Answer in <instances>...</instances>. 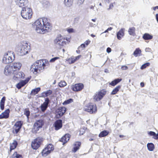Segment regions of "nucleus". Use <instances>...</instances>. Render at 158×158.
<instances>
[{
  "mask_svg": "<svg viewBox=\"0 0 158 158\" xmlns=\"http://www.w3.org/2000/svg\"><path fill=\"white\" fill-rule=\"evenodd\" d=\"M81 145V143L80 142H75L74 144V147L73 148V150L74 152H76L79 149Z\"/></svg>",
  "mask_w": 158,
  "mask_h": 158,
  "instance_id": "393cba45",
  "label": "nucleus"
},
{
  "mask_svg": "<svg viewBox=\"0 0 158 158\" xmlns=\"http://www.w3.org/2000/svg\"><path fill=\"white\" fill-rule=\"evenodd\" d=\"M59 59V57H56L53 58L51 59L49 61L50 62H53L55 61L56 60H58Z\"/></svg>",
  "mask_w": 158,
  "mask_h": 158,
  "instance_id": "49530a36",
  "label": "nucleus"
},
{
  "mask_svg": "<svg viewBox=\"0 0 158 158\" xmlns=\"http://www.w3.org/2000/svg\"><path fill=\"white\" fill-rule=\"evenodd\" d=\"M73 102V100L72 99H69L68 100L65 101L63 103L64 105H66L72 102Z\"/></svg>",
  "mask_w": 158,
  "mask_h": 158,
  "instance_id": "a19ab883",
  "label": "nucleus"
},
{
  "mask_svg": "<svg viewBox=\"0 0 158 158\" xmlns=\"http://www.w3.org/2000/svg\"><path fill=\"white\" fill-rule=\"evenodd\" d=\"M49 101V100L48 98H46L45 99V102L41 106V110L42 111H44L47 109Z\"/></svg>",
  "mask_w": 158,
  "mask_h": 158,
  "instance_id": "f3484780",
  "label": "nucleus"
},
{
  "mask_svg": "<svg viewBox=\"0 0 158 158\" xmlns=\"http://www.w3.org/2000/svg\"><path fill=\"white\" fill-rule=\"evenodd\" d=\"M150 63H146L143 64L141 67L140 69H143L147 67L149 65Z\"/></svg>",
  "mask_w": 158,
  "mask_h": 158,
  "instance_id": "37998d69",
  "label": "nucleus"
},
{
  "mask_svg": "<svg viewBox=\"0 0 158 158\" xmlns=\"http://www.w3.org/2000/svg\"><path fill=\"white\" fill-rule=\"evenodd\" d=\"M23 122L21 121L16 122L13 126L14 130L13 132L14 133L17 134L23 125Z\"/></svg>",
  "mask_w": 158,
  "mask_h": 158,
  "instance_id": "f8f14e48",
  "label": "nucleus"
},
{
  "mask_svg": "<svg viewBox=\"0 0 158 158\" xmlns=\"http://www.w3.org/2000/svg\"><path fill=\"white\" fill-rule=\"evenodd\" d=\"M96 26L95 24H94L91 23H90L89 24V26L90 27H94Z\"/></svg>",
  "mask_w": 158,
  "mask_h": 158,
  "instance_id": "052dcab7",
  "label": "nucleus"
},
{
  "mask_svg": "<svg viewBox=\"0 0 158 158\" xmlns=\"http://www.w3.org/2000/svg\"><path fill=\"white\" fill-rule=\"evenodd\" d=\"M30 79V77H28L25 80H22L17 84L16 85L17 88L19 89H20L22 87L26 84Z\"/></svg>",
  "mask_w": 158,
  "mask_h": 158,
  "instance_id": "2eb2a0df",
  "label": "nucleus"
},
{
  "mask_svg": "<svg viewBox=\"0 0 158 158\" xmlns=\"http://www.w3.org/2000/svg\"><path fill=\"white\" fill-rule=\"evenodd\" d=\"M48 64V63H46V60H38L31 65L30 70L34 74H36L37 73H40L41 71H43L46 64Z\"/></svg>",
  "mask_w": 158,
  "mask_h": 158,
  "instance_id": "f03ea898",
  "label": "nucleus"
},
{
  "mask_svg": "<svg viewBox=\"0 0 158 158\" xmlns=\"http://www.w3.org/2000/svg\"><path fill=\"white\" fill-rule=\"evenodd\" d=\"M94 8H95L94 6H90V8L91 9H92V10H94Z\"/></svg>",
  "mask_w": 158,
  "mask_h": 158,
  "instance_id": "680f3d73",
  "label": "nucleus"
},
{
  "mask_svg": "<svg viewBox=\"0 0 158 158\" xmlns=\"http://www.w3.org/2000/svg\"><path fill=\"white\" fill-rule=\"evenodd\" d=\"M42 141V138L39 137L35 139L32 142L31 147L34 149H37L40 146Z\"/></svg>",
  "mask_w": 158,
  "mask_h": 158,
  "instance_id": "9d476101",
  "label": "nucleus"
},
{
  "mask_svg": "<svg viewBox=\"0 0 158 158\" xmlns=\"http://www.w3.org/2000/svg\"><path fill=\"white\" fill-rule=\"evenodd\" d=\"M148 150L150 151H153L155 148L154 144L152 143H148L147 145Z\"/></svg>",
  "mask_w": 158,
  "mask_h": 158,
  "instance_id": "a878e982",
  "label": "nucleus"
},
{
  "mask_svg": "<svg viewBox=\"0 0 158 158\" xmlns=\"http://www.w3.org/2000/svg\"><path fill=\"white\" fill-rule=\"evenodd\" d=\"M66 108L64 107H60L56 110V115L57 118H60L65 113Z\"/></svg>",
  "mask_w": 158,
  "mask_h": 158,
  "instance_id": "9b49d317",
  "label": "nucleus"
},
{
  "mask_svg": "<svg viewBox=\"0 0 158 158\" xmlns=\"http://www.w3.org/2000/svg\"><path fill=\"white\" fill-rule=\"evenodd\" d=\"M148 134L150 136H153L154 137L155 135H156V133L153 131H150L148 132Z\"/></svg>",
  "mask_w": 158,
  "mask_h": 158,
  "instance_id": "de8ad7c7",
  "label": "nucleus"
},
{
  "mask_svg": "<svg viewBox=\"0 0 158 158\" xmlns=\"http://www.w3.org/2000/svg\"><path fill=\"white\" fill-rule=\"evenodd\" d=\"M18 52L20 56L24 55L28 53L29 48L26 42H23L18 45Z\"/></svg>",
  "mask_w": 158,
  "mask_h": 158,
  "instance_id": "39448f33",
  "label": "nucleus"
},
{
  "mask_svg": "<svg viewBox=\"0 0 158 158\" xmlns=\"http://www.w3.org/2000/svg\"><path fill=\"white\" fill-rule=\"evenodd\" d=\"M85 0H77V4L79 6H80L82 4Z\"/></svg>",
  "mask_w": 158,
  "mask_h": 158,
  "instance_id": "c03bdc74",
  "label": "nucleus"
},
{
  "mask_svg": "<svg viewBox=\"0 0 158 158\" xmlns=\"http://www.w3.org/2000/svg\"><path fill=\"white\" fill-rule=\"evenodd\" d=\"M112 27H110L108 28L107 29V30H108V31H110L111 30H112Z\"/></svg>",
  "mask_w": 158,
  "mask_h": 158,
  "instance_id": "774afa93",
  "label": "nucleus"
},
{
  "mask_svg": "<svg viewBox=\"0 0 158 158\" xmlns=\"http://www.w3.org/2000/svg\"><path fill=\"white\" fill-rule=\"evenodd\" d=\"M68 61L70 64L73 63L76 61L74 56H72L71 58H69Z\"/></svg>",
  "mask_w": 158,
  "mask_h": 158,
  "instance_id": "ea45409f",
  "label": "nucleus"
},
{
  "mask_svg": "<svg viewBox=\"0 0 158 158\" xmlns=\"http://www.w3.org/2000/svg\"><path fill=\"white\" fill-rule=\"evenodd\" d=\"M106 91L105 89H102L97 92L94 96V99L95 101H98L101 100L106 94Z\"/></svg>",
  "mask_w": 158,
  "mask_h": 158,
  "instance_id": "0eeeda50",
  "label": "nucleus"
},
{
  "mask_svg": "<svg viewBox=\"0 0 158 158\" xmlns=\"http://www.w3.org/2000/svg\"><path fill=\"white\" fill-rule=\"evenodd\" d=\"M152 9L153 10H155L156 9H158V6H157L155 7H153Z\"/></svg>",
  "mask_w": 158,
  "mask_h": 158,
  "instance_id": "e2e57ef3",
  "label": "nucleus"
},
{
  "mask_svg": "<svg viewBox=\"0 0 158 158\" xmlns=\"http://www.w3.org/2000/svg\"><path fill=\"white\" fill-rule=\"evenodd\" d=\"M109 132L106 130H104L102 131L99 134V136L100 137L105 136L108 135Z\"/></svg>",
  "mask_w": 158,
  "mask_h": 158,
  "instance_id": "f704fd0d",
  "label": "nucleus"
},
{
  "mask_svg": "<svg viewBox=\"0 0 158 158\" xmlns=\"http://www.w3.org/2000/svg\"><path fill=\"white\" fill-rule=\"evenodd\" d=\"M152 37V35L147 33H145L143 36V38L145 40H151Z\"/></svg>",
  "mask_w": 158,
  "mask_h": 158,
  "instance_id": "7c9ffc66",
  "label": "nucleus"
},
{
  "mask_svg": "<svg viewBox=\"0 0 158 158\" xmlns=\"http://www.w3.org/2000/svg\"><path fill=\"white\" fill-rule=\"evenodd\" d=\"M114 3V2L113 3H110V5L109 6V7L108 8H107V10H110L112 9V8H113V7L114 6H113Z\"/></svg>",
  "mask_w": 158,
  "mask_h": 158,
  "instance_id": "8fccbe9b",
  "label": "nucleus"
},
{
  "mask_svg": "<svg viewBox=\"0 0 158 158\" xmlns=\"http://www.w3.org/2000/svg\"><path fill=\"white\" fill-rule=\"evenodd\" d=\"M141 52V50L139 48H136L134 52L133 55L137 57L139 55H140Z\"/></svg>",
  "mask_w": 158,
  "mask_h": 158,
  "instance_id": "72a5a7b5",
  "label": "nucleus"
},
{
  "mask_svg": "<svg viewBox=\"0 0 158 158\" xmlns=\"http://www.w3.org/2000/svg\"><path fill=\"white\" fill-rule=\"evenodd\" d=\"M111 51V49L110 48L108 47L107 48L106 52L108 53H110Z\"/></svg>",
  "mask_w": 158,
  "mask_h": 158,
  "instance_id": "13d9d810",
  "label": "nucleus"
},
{
  "mask_svg": "<svg viewBox=\"0 0 158 158\" xmlns=\"http://www.w3.org/2000/svg\"><path fill=\"white\" fill-rule=\"evenodd\" d=\"M81 55H78L77 56L74 57L75 61L77 60H78L81 57Z\"/></svg>",
  "mask_w": 158,
  "mask_h": 158,
  "instance_id": "864d4df0",
  "label": "nucleus"
},
{
  "mask_svg": "<svg viewBox=\"0 0 158 158\" xmlns=\"http://www.w3.org/2000/svg\"><path fill=\"white\" fill-rule=\"evenodd\" d=\"M67 31L69 33H72L73 32V29L72 28H69L68 29Z\"/></svg>",
  "mask_w": 158,
  "mask_h": 158,
  "instance_id": "6e6d98bb",
  "label": "nucleus"
},
{
  "mask_svg": "<svg viewBox=\"0 0 158 158\" xmlns=\"http://www.w3.org/2000/svg\"><path fill=\"white\" fill-rule=\"evenodd\" d=\"M15 56L13 52L8 51L4 54L2 58V62L5 64L11 63L14 60Z\"/></svg>",
  "mask_w": 158,
  "mask_h": 158,
  "instance_id": "20e7f679",
  "label": "nucleus"
},
{
  "mask_svg": "<svg viewBox=\"0 0 158 158\" xmlns=\"http://www.w3.org/2000/svg\"><path fill=\"white\" fill-rule=\"evenodd\" d=\"M17 143L16 141H14L12 143H10V151L15 149L17 147Z\"/></svg>",
  "mask_w": 158,
  "mask_h": 158,
  "instance_id": "c756f323",
  "label": "nucleus"
},
{
  "mask_svg": "<svg viewBox=\"0 0 158 158\" xmlns=\"http://www.w3.org/2000/svg\"><path fill=\"white\" fill-rule=\"evenodd\" d=\"M51 152L49 151L48 149V148L47 146L44 148L42 152V155L44 156H46L48 154L50 153Z\"/></svg>",
  "mask_w": 158,
  "mask_h": 158,
  "instance_id": "cd10ccee",
  "label": "nucleus"
},
{
  "mask_svg": "<svg viewBox=\"0 0 158 158\" xmlns=\"http://www.w3.org/2000/svg\"><path fill=\"white\" fill-rule=\"evenodd\" d=\"M128 69V67L127 66L123 65L121 67V69L122 70H126Z\"/></svg>",
  "mask_w": 158,
  "mask_h": 158,
  "instance_id": "603ef678",
  "label": "nucleus"
},
{
  "mask_svg": "<svg viewBox=\"0 0 158 158\" xmlns=\"http://www.w3.org/2000/svg\"><path fill=\"white\" fill-rule=\"evenodd\" d=\"M40 90V87L31 90L30 94L31 95H35L37 94Z\"/></svg>",
  "mask_w": 158,
  "mask_h": 158,
  "instance_id": "2f4dec72",
  "label": "nucleus"
},
{
  "mask_svg": "<svg viewBox=\"0 0 158 158\" xmlns=\"http://www.w3.org/2000/svg\"><path fill=\"white\" fill-rule=\"evenodd\" d=\"M48 150H49L50 152L54 150L53 146L51 144H49L47 146Z\"/></svg>",
  "mask_w": 158,
  "mask_h": 158,
  "instance_id": "79ce46f5",
  "label": "nucleus"
},
{
  "mask_svg": "<svg viewBox=\"0 0 158 158\" xmlns=\"http://www.w3.org/2000/svg\"><path fill=\"white\" fill-rule=\"evenodd\" d=\"M122 80L121 78H118L115 79L114 81H112L110 83V85H111L114 86L116 85L118 83L121 81Z\"/></svg>",
  "mask_w": 158,
  "mask_h": 158,
  "instance_id": "bb28decb",
  "label": "nucleus"
},
{
  "mask_svg": "<svg viewBox=\"0 0 158 158\" xmlns=\"http://www.w3.org/2000/svg\"><path fill=\"white\" fill-rule=\"evenodd\" d=\"M70 139V135L69 134H66L64 136L62 137L60 141L63 143V144L66 143Z\"/></svg>",
  "mask_w": 158,
  "mask_h": 158,
  "instance_id": "412c9836",
  "label": "nucleus"
},
{
  "mask_svg": "<svg viewBox=\"0 0 158 158\" xmlns=\"http://www.w3.org/2000/svg\"><path fill=\"white\" fill-rule=\"evenodd\" d=\"M21 16L24 19H29L32 16V10L31 9L28 7H23L21 11Z\"/></svg>",
  "mask_w": 158,
  "mask_h": 158,
  "instance_id": "423d86ee",
  "label": "nucleus"
},
{
  "mask_svg": "<svg viewBox=\"0 0 158 158\" xmlns=\"http://www.w3.org/2000/svg\"><path fill=\"white\" fill-rule=\"evenodd\" d=\"M67 85V83L64 81H61L59 83V86L60 87H63Z\"/></svg>",
  "mask_w": 158,
  "mask_h": 158,
  "instance_id": "58836bf2",
  "label": "nucleus"
},
{
  "mask_svg": "<svg viewBox=\"0 0 158 158\" xmlns=\"http://www.w3.org/2000/svg\"><path fill=\"white\" fill-rule=\"evenodd\" d=\"M11 158H22V157L21 155L18 154L17 152H15L12 155Z\"/></svg>",
  "mask_w": 158,
  "mask_h": 158,
  "instance_id": "4c0bfd02",
  "label": "nucleus"
},
{
  "mask_svg": "<svg viewBox=\"0 0 158 158\" xmlns=\"http://www.w3.org/2000/svg\"><path fill=\"white\" fill-rule=\"evenodd\" d=\"M156 19L157 22L158 23V14H156Z\"/></svg>",
  "mask_w": 158,
  "mask_h": 158,
  "instance_id": "69168bd1",
  "label": "nucleus"
},
{
  "mask_svg": "<svg viewBox=\"0 0 158 158\" xmlns=\"http://www.w3.org/2000/svg\"><path fill=\"white\" fill-rule=\"evenodd\" d=\"M124 29H122L117 33V37L118 40H120L124 35Z\"/></svg>",
  "mask_w": 158,
  "mask_h": 158,
  "instance_id": "4be33fe9",
  "label": "nucleus"
},
{
  "mask_svg": "<svg viewBox=\"0 0 158 158\" xmlns=\"http://www.w3.org/2000/svg\"><path fill=\"white\" fill-rule=\"evenodd\" d=\"M90 41L89 40L86 41L84 44H85L86 46H87L90 43Z\"/></svg>",
  "mask_w": 158,
  "mask_h": 158,
  "instance_id": "bf43d9fd",
  "label": "nucleus"
},
{
  "mask_svg": "<svg viewBox=\"0 0 158 158\" xmlns=\"http://www.w3.org/2000/svg\"><path fill=\"white\" fill-rule=\"evenodd\" d=\"M73 0H64V4L65 6L70 7L73 5Z\"/></svg>",
  "mask_w": 158,
  "mask_h": 158,
  "instance_id": "b1692460",
  "label": "nucleus"
},
{
  "mask_svg": "<svg viewBox=\"0 0 158 158\" xmlns=\"http://www.w3.org/2000/svg\"><path fill=\"white\" fill-rule=\"evenodd\" d=\"M121 87V85H118L112 91L111 94L112 95L115 94L117 93Z\"/></svg>",
  "mask_w": 158,
  "mask_h": 158,
  "instance_id": "c9c22d12",
  "label": "nucleus"
},
{
  "mask_svg": "<svg viewBox=\"0 0 158 158\" xmlns=\"http://www.w3.org/2000/svg\"><path fill=\"white\" fill-rule=\"evenodd\" d=\"M54 126L56 130L60 129L62 126V120L61 119L57 120L54 123Z\"/></svg>",
  "mask_w": 158,
  "mask_h": 158,
  "instance_id": "a211bd4d",
  "label": "nucleus"
},
{
  "mask_svg": "<svg viewBox=\"0 0 158 158\" xmlns=\"http://www.w3.org/2000/svg\"><path fill=\"white\" fill-rule=\"evenodd\" d=\"M145 51L146 52H151L152 50L149 48H147L145 49Z\"/></svg>",
  "mask_w": 158,
  "mask_h": 158,
  "instance_id": "5fc2aeb1",
  "label": "nucleus"
},
{
  "mask_svg": "<svg viewBox=\"0 0 158 158\" xmlns=\"http://www.w3.org/2000/svg\"><path fill=\"white\" fill-rule=\"evenodd\" d=\"M22 66V64L19 62H14L11 66L14 71L19 69Z\"/></svg>",
  "mask_w": 158,
  "mask_h": 158,
  "instance_id": "aec40b11",
  "label": "nucleus"
},
{
  "mask_svg": "<svg viewBox=\"0 0 158 158\" xmlns=\"http://www.w3.org/2000/svg\"><path fill=\"white\" fill-rule=\"evenodd\" d=\"M105 2L109 3L111 2V0H104Z\"/></svg>",
  "mask_w": 158,
  "mask_h": 158,
  "instance_id": "0e129e2a",
  "label": "nucleus"
},
{
  "mask_svg": "<svg viewBox=\"0 0 158 158\" xmlns=\"http://www.w3.org/2000/svg\"><path fill=\"white\" fill-rule=\"evenodd\" d=\"M140 85H141V87H144V83H143V82H141L140 83Z\"/></svg>",
  "mask_w": 158,
  "mask_h": 158,
  "instance_id": "338daca9",
  "label": "nucleus"
},
{
  "mask_svg": "<svg viewBox=\"0 0 158 158\" xmlns=\"http://www.w3.org/2000/svg\"><path fill=\"white\" fill-rule=\"evenodd\" d=\"M135 28L134 27L129 28L128 30L129 34L130 35L135 36Z\"/></svg>",
  "mask_w": 158,
  "mask_h": 158,
  "instance_id": "c85d7f7f",
  "label": "nucleus"
},
{
  "mask_svg": "<svg viewBox=\"0 0 158 158\" xmlns=\"http://www.w3.org/2000/svg\"><path fill=\"white\" fill-rule=\"evenodd\" d=\"M68 43L67 39H65L61 35H59L54 40V44L58 48H61Z\"/></svg>",
  "mask_w": 158,
  "mask_h": 158,
  "instance_id": "7ed1b4c3",
  "label": "nucleus"
},
{
  "mask_svg": "<svg viewBox=\"0 0 158 158\" xmlns=\"http://www.w3.org/2000/svg\"><path fill=\"white\" fill-rule=\"evenodd\" d=\"M84 109L85 111L90 113H93L96 112L97 108L95 105H94L91 103H89L84 107Z\"/></svg>",
  "mask_w": 158,
  "mask_h": 158,
  "instance_id": "1a4fd4ad",
  "label": "nucleus"
},
{
  "mask_svg": "<svg viewBox=\"0 0 158 158\" xmlns=\"http://www.w3.org/2000/svg\"><path fill=\"white\" fill-rule=\"evenodd\" d=\"M85 47H86V45H85V44L84 43V44H81L80 45V46L78 48L79 49H80L81 48H82V49H81L82 50L83 49V48H85Z\"/></svg>",
  "mask_w": 158,
  "mask_h": 158,
  "instance_id": "09e8293b",
  "label": "nucleus"
},
{
  "mask_svg": "<svg viewBox=\"0 0 158 158\" xmlns=\"http://www.w3.org/2000/svg\"><path fill=\"white\" fill-rule=\"evenodd\" d=\"M44 125V122L42 120L37 121L34 124L33 128L32 129V133H36L39 130V129L42 128Z\"/></svg>",
  "mask_w": 158,
  "mask_h": 158,
  "instance_id": "6e6552de",
  "label": "nucleus"
},
{
  "mask_svg": "<svg viewBox=\"0 0 158 158\" xmlns=\"http://www.w3.org/2000/svg\"><path fill=\"white\" fill-rule=\"evenodd\" d=\"M13 71L14 70L11 66L7 65L4 68V73L6 75L9 76L12 73Z\"/></svg>",
  "mask_w": 158,
  "mask_h": 158,
  "instance_id": "4468645a",
  "label": "nucleus"
},
{
  "mask_svg": "<svg viewBox=\"0 0 158 158\" xmlns=\"http://www.w3.org/2000/svg\"><path fill=\"white\" fill-rule=\"evenodd\" d=\"M84 87V85L82 83H78L71 86L72 89L74 91H78L81 90Z\"/></svg>",
  "mask_w": 158,
  "mask_h": 158,
  "instance_id": "ddd939ff",
  "label": "nucleus"
},
{
  "mask_svg": "<svg viewBox=\"0 0 158 158\" xmlns=\"http://www.w3.org/2000/svg\"><path fill=\"white\" fill-rule=\"evenodd\" d=\"M85 130L83 128H81L80 130V135H82L85 132Z\"/></svg>",
  "mask_w": 158,
  "mask_h": 158,
  "instance_id": "3c124183",
  "label": "nucleus"
},
{
  "mask_svg": "<svg viewBox=\"0 0 158 158\" xmlns=\"http://www.w3.org/2000/svg\"><path fill=\"white\" fill-rule=\"evenodd\" d=\"M10 110L7 109L0 114V119L7 118L9 116Z\"/></svg>",
  "mask_w": 158,
  "mask_h": 158,
  "instance_id": "6ab92c4d",
  "label": "nucleus"
},
{
  "mask_svg": "<svg viewBox=\"0 0 158 158\" xmlns=\"http://www.w3.org/2000/svg\"><path fill=\"white\" fill-rule=\"evenodd\" d=\"M153 138L155 139H158V133L156 134V135H155V136L154 137H153Z\"/></svg>",
  "mask_w": 158,
  "mask_h": 158,
  "instance_id": "4d7b16f0",
  "label": "nucleus"
},
{
  "mask_svg": "<svg viewBox=\"0 0 158 158\" xmlns=\"http://www.w3.org/2000/svg\"><path fill=\"white\" fill-rule=\"evenodd\" d=\"M16 5L19 7H22L27 4L28 3L27 0H15Z\"/></svg>",
  "mask_w": 158,
  "mask_h": 158,
  "instance_id": "dca6fc26",
  "label": "nucleus"
},
{
  "mask_svg": "<svg viewBox=\"0 0 158 158\" xmlns=\"http://www.w3.org/2000/svg\"><path fill=\"white\" fill-rule=\"evenodd\" d=\"M24 114L25 115L27 118H28V117L30 115V112L28 110H25L24 112Z\"/></svg>",
  "mask_w": 158,
  "mask_h": 158,
  "instance_id": "a18cd8bd",
  "label": "nucleus"
},
{
  "mask_svg": "<svg viewBox=\"0 0 158 158\" xmlns=\"http://www.w3.org/2000/svg\"><path fill=\"white\" fill-rule=\"evenodd\" d=\"M52 93V92L51 90H48L47 91L44 92L42 93V97H45L50 95Z\"/></svg>",
  "mask_w": 158,
  "mask_h": 158,
  "instance_id": "473e14b6",
  "label": "nucleus"
},
{
  "mask_svg": "<svg viewBox=\"0 0 158 158\" xmlns=\"http://www.w3.org/2000/svg\"><path fill=\"white\" fill-rule=\"evenodd\" d=\"M24 73L22 72H18L15 75V77L18 79L23 78L24 77Z\"/></svg>",
  "mask_w": 158,
  "mask_h": 158,
  "instance_id": "5701e85b",
  "label": "nucleus"
},
{
  "mask_svg": "<svg viewBox=\"0 0 158 158\" xmlns=\"http://www.w3.org/2000/svg\"><path fill=\"white\" fill-rule=\"evenodd\" d=\"M36 32L39 33L44 34L50 31L52 26L48 22L47 18H40L36 20L32 24Z\"/></svg>",
  "mask_w": 158,
  "mask_h": 158,
  "instance_id": "f257e3e1",
  "label": "nucleus"
},
{
  "mask_svg": "<svg viewBox=\"0 0 158 158\" xmlns=\"http://www.w3.org/2000/svg\"><path fill=\"white\" fill-rule=\"evenodd\" d=\"M5 101V97H4L2 98L0 102V108L2 110H3L4 108Z\"/></svg>",
  "mask_w": 158,
  "mask_h": 158,
  "instance_id": "e433bc0d",
  "label": "nucleus"
}]
</instances>
